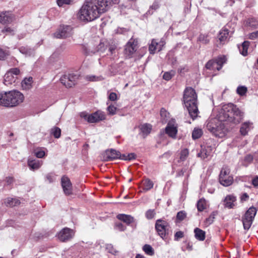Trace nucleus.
Masks as SVG:
<instances>
[{"instance_id":"obj_5","label":"nucleus","mask_w":258,"mask_h":258,"mask_svg":"<svg viewBox=\"0 0 258 258\" xmlns=\"http://www.w3.org/2000/svg\"><path fill=\"white\" fill-rule=\"evenodd\" d=\"M222 121L216 118H212L208 121L206 127L213 135L216 137L223 138L227 132L224 123Z\"/></svg>"},{"instance_id":"obj_34","label":"nucleus","mask_w":258,"mask_h":258,"mask_svg":"<svg viewBox=\"0 0 258 258\" xmlns=\"http://www.w3.org/2000/svg\"><path fill=\"white\" fill-rule=\"evenodd\" d=\"M198 210L200 212L204 211L206 208V202L205 200L201 199L198 202L197 205Z\"/></svg>"},{"instance_id":"obj_54","label":"nucleus","mask_w":258,"mask_h":258,"mask_svg":"<svg viewBox=\"0 0 258 258\" xmlns=\"http://www.w3.org/2000/svg\"><path fill=\"white\" fill-rule=\"evenodd\" d=\"M248 38L251 40H254L258 38V30L249 33L248 35Z\"/></svg>"},{"instance_id":"obj_20","label":"nucleus","mask_w":258,"mask_h":258,"mask_svg":"<svg viewBox=\"0 0 258 258\" xmlns=\"http://www.w3.org/2000/svg\"><path fill=\"white\" fill-rule=\"evenodd\" d=\"M253 128V123L250 121H246L243 122L240 128V132L241 135L245 136L248 132Z\"/></svg>"},{"instance_id":"obj_60","label":"nucleus","mask_w":258,"mask_h":258,"mask_svg":"<svg viewBox=\"0 0 258 258\" xmlns=\"http://www.w3.org/2000/svg\"><path fill=\"white\" fill-rule=\"evenodd\" d=\"M46 178L49 183H51L53 181V176L51 174H47Z\"/></svg>"},{"instance_id":"obj_2","label":"nucleus","mask_w":258,"mask_h":258,"mask_svg":"<svg viewBox=\"0 0 258 258\" xmlns=\"http://www.w3.org/2000/svg\"><path fill=\"white\" fill-rule=\"evenodd\" d=\"M243 117V113L232 103L224 104L219 112L218 118L220 120L234 124L240 123Z\"/></svg>"},{"instance_id":"obj_59","label":"nucleus","mask_w":258,"mask_h":258,"mask_svg":"<svg viewBox=\"0 0 258 258\" xmlns=\"http://www.w3.org/2000/svg\"><path fill=\"white\" fill-rule=\"evenodd\" d=\"M5 181L7 185H11L14 182V179L12 177H7Z\"/></svg>"},{"instance_id":"obj_55","label":"nucleus","mask_w":258,"mask_h":258,"mask_svg":"<svg viewBox=\"0 0 258 258\" xmlns=\"http://www.w3.org/2000/svg\"><path fill=\"white\" fill-rule=\"evenodd\" d=\"M183 232L179 231L175 233L174 235V240L176 241H178L179 238H182L183 237Z\"/></svg>"},{"instance_id":"obj_39","label":"nucleus","mask_w":258,"mask_h":258,"mask_svg":"<svg viewBox=\"0 0 258 258\" xmlns=\"http://www.w3.org/2000/svg\"><path fill=\"white\" fill-rule=\"evenodd\" d=\"M247 23L248 26L253 29L258 27V21L254 18L249 19Z\"/></svg>"},{"instance_id":"obj_7","label":"nucleus","mask_w":258,"mask_h":258,"mask_svg":"<svg viewBox=\"0 0 258 258\" xmlns=\"http://www.w3.org/2000/svg\"><path fill=\"white\" fill-rule=\"evenodd\" d=\"M257 209L252 206L250 207L242 218L244 229L248 230L250 227L254 218L256 214Z\"/></svg>"},{"instance_id":"obj_37","label":"nucleus","mask_w":258,"mask_h":258,"mask_svg":"<svg viewBox=\"0 0 258 258\" xmlns=\"http://www.w3.org/2000/svg\"><path fill=\"white\" fill-rule=\"evenodd\" d=\"M105 248L108 252L113 255H116L118 252V251L114 248L113 246L111 244H106Z\"/></svg>"},{"instance_id":"obj_62","label":"nucleus","mask_w":258,"mask_h":258,"mask_svg":"<svg viewBox=\"0 0 258 258\" xmlns=\"http://www.w3.org/2000/svg\"><path fill=\"white\" fill-rule=\"evenodd\" d=\"M127 160H131L136 158V155L134 153H130L127 155Z\"/></svg>"},{"instance_id":"obj_27","label":"nucleus","mask_w":258,"mask_h":258,"mask_svg":"<svg viewBox=\"0 0 258 258\" xmlns=\"http://www.w3.org/2000/svg\"><path fill=\"white\" fill-rule=\"evenodd\" d=\"M16 79V77H15L11 73L8 71L4 76V83L6 85L12 84L15 82Z\"/></svg>"},{"instance_id":"obj_17","label":"nucleus","mask_w":258,"mask_h":258,"mask_svg":"<svg viewBox=\"0 0 258 258\" xmlns=\"http://www.w3.org/2000/svg\"><path fill=\"white\" fill-rule=\"evenodd\" d=\"M120 156V153L114 149L107 150L105 154V158L106 161H112L118 159Z\"/></svg>"},{"instance_id":"obj_22","label":"nucleus","mask_w":258,"mask_h":258,"mask_svg":"<svg viewBox=\"0 0 258 258\" xmlns=\"http://www.w3.org/2000/svg\"><path fill=\"white\" fill-rule=\"evenodd\" d=\"M236 200V197L232 195H228L225 198L224 201V205L228 208H233L235 206L234 203Z\"/></svg>"},{"instance_id":"obj_30","label":"nucleus","mask_w":258,"mask_h":258,"mask_svg":"<svg viewBox=\"0 0 258 258\" xmlns=\"http://www.w3.org/2000/svg\"><path fill=\"white\" fill-rule=\"evenodd\" d=\"M13 20L12 17L6 12L0 14V22L4 24L10 23Z\"/></svg>"},{"instance_id":"obj_42","label":"nucleus","mask_w":258,"mask_h":258,"mask_svg":"<svg viewBox=\"0 0 258 258\" xmlns=\"http://www.w3.org/2000/svg\"><path fill=\"white\" fill-rule=\"evenodd\" d=\"M189 154L188 150L187 149H184L181 151L180 153V160L181 161H184L188 157Z\"/></svg>"},{"instance_id":"obj_29","label":"nucleus","mask_w":258,"mask_h":258,"mask_svg":"<svg viewBox=\"0 0 258 258\" xmlns=\"http://www.w3.org/2000/svg\"><path fill=\"white\" fill-rule=\"evenodd\" d=\"M249 45V42L247 41H244L241 45L238 46V49L240 54L243 56L247 55V49Z\"/></svg>"},{"instance_id":"obj_31","label":"nucleus","mask_w":258,"mask_h":258,"mask_svg":"<svg viewBox=\"0 0 258 258\" xmlns=\"http://www.w3.org/2000/svg\"><path fill=\"white\" fill-rule=\"evenodd\" d=\"M19 49L21 53L27 56H30L34 54V49L27 47L22 46Z\"/></svg>"},{"instance_id":"obj_48","label":"nucleus","mask_w":258,"mask_h":258,"mask_svg":"<svg viewBox=\"0 0 258 258\" xmlns=\"http://www.w3.org/2000/svg\"><path fill=\"white\" fill-rule=\"evenodd\" d=\"M186 216V213L183 211H181L177 213L176 218L178 220L181 221L184 220Z\"/></svg>"},{"instance_id":"obj_11","label":"nucleus","mask_w":258,"mask_h":258,"mask_svg":"<svg viewBox=\"0 0 258 258\" xmlns=\"http://www.w3.org/2000/svg\"><path fill=\"white\" fill-rule=\"evenodd\" d=\"M78 78L79 76L77 75L69 74L61 77L60 81L66 87L70 88L76 84Z\"/></svg>"},{"instance_id":"obj_14","label":"nucleus","mask_w":258,"mask_h":258,"mask_svg":"<svg viewBox=\"0 0 258 258\" xmlns=\"http://www.w3.org/2000/svg\"><path fill=\"white\" fill-rule=\"evenodd\" d=\"M74 235V232L73 230L64 228L58 233L57 237L61 241L64 242L72 238Z\"/></svg>"},{"instance_id":"obj_53","label":"nucleus","mask_w":258,"mask_h":258,"mask_svg":"<svg viewBox=\"0 0 258 258\" xmlns=\"http://www.w3.org/2000/svg\"><path fill=\"white\" fill-rule=\"evenodd\" d=\"M8 72L11 73L15 77H16V78H17V76L20 74V70L18 68L11 69Z\"/></svg>"},{"instance_id":"obj_1","label":"nucleus","mask_w":258,"mask_h":258,"mask_svg":"<svg viewBox=\"0 0 258 258\" xmlns=\"http://www.w3.org/2000/svg\"><path fill=\"white\" fill-rule=\"evenodd\" d=\"M109 5V0L86 1L79 12L78 18L85 22L93 21L105 12Z\"/></svg>"},{"instance_id":"obj_12","label":"nucleus","mask_w":258,"mask_h":258,"mask_svg":"<svg viewBox=\"0 0 258 258\" xmlns=\"http://www.w3.org/2000/svg\"><path fill=\"white\" fill-rule=\"evenodd\" d=\"M165 42L163 40L158 41L157 39L152 40L149 46V51L151 54H154L156 51H160L165 45Z\"/></svg>"},{"instance_id":"obj_51","label":"nucleus","mask_w":258,"mask_h":258,"mask_svg":"<svg viewBox=\"0 0 258 258\" xmlns=\"http://www.w3.org/2000/svg\"><path fill=\"white\" fill-rule=\"evenodd\" d=\"M115 229L119 231H123L126 229V227L121 223H116L115 224Z\"/></svg>"},{"instance_id":"obj_49","label":"nucleus","mask_w":258,"mask_h":258,"mask_svg":"<svg viewBox=\"0 0 258 258\" xmlns=\"http://www.w3.org/2000/svg\"><path fill=\"white\" fill-rule=\"evenodd\" d=\"M9 51L0 47V60L5 59L9 55Z\"/></svg>"},{"instance_id":"obj_6","label":"nucleus","mask_w":258,"mask_h":258,"mask_svg":"<svg viewBox=\"0 0 258 258\" xmlns=\"http://www.w3.org/2000/svg\"><path fill=\"white\" fill-rule=\"evenodd\" d=\"M219 180L220 183L223 186H228L232 184L233 177L230 174V169L228 166H223L222 168Z\"/></svg>"},{"instance_id":"obj_32","label":"nucleus","mask_w":258,"mask_h":258,"mask_svg":"<svg viewBox=\"0 0 258 258\" xmlns=\"http://www.w3.org/2000/svg\"><path fill=\"white\" fill-rule=\"evenodd\" d=\"M140 130L144 135L149 134L152 130V125L148 123H145L141 125Z\"/></svg>"},{"instance_id":"obj_19","label":"nucleus","mask_w":258,"mask_h":258,"mask_svg":"<svg viewBox=\"0 0 258 258\" xmlns=\"http://www.w3.org/2000/svg\"><path fill=\"white\" fill-rule=\"evenodd\" d=\"M218 39L221 44H224L228 41L229 37V30L227 28H223L219 32Z\"/></svg>"},{"instance_id":"obj_33","label":"nucleus","mask_w":258,"mask_h":258,"mask_svg":"<svg viewBox=\"0 0 258 258\" xmlns=\"http://www.w3.org/2000/svg\"><path fill=\"white\" fill-rule=\"evenodd\" d=\"M143 250L146 254L152 256L154 254V250L149 244H145L143 247Z\"/></svg>"},{"instance_id":"obj_21","label":"nucleus","mask_w":258,"mask_h":258,"mask_svg":"<svg viewBox=\"0 0 258 258\" xmlns=\"http://www.w3.org/2000/svg\"><path fill=\"white\" fill-rule=\"evenodd\" d=\"M212 150L211 147L208 146L204 148L202 147L201 150L198 154V156L201 158L202 159H207L211 156Z\"/></svg>"},{"instance_id":"obj_38","label":"nucleus","mask_w":258,"mask_h":258,"mask_svg":"<svg viewBox=\"0 0 258 258\" xmlns=\"http://www.w3.org/2000/svg\"><path fill=\"white\" fill-rule=\"evenodd\" d=\"M175 75V72L174 71H170L169 72H167L164 73L163 76V78L166 80H170L174 75Z\"/></svg>"},{"instance_id":"obj_24","label":"nucleus","mask_w":258,"mask_h":258,"mask_svg":"<svg viewBox=\"0 0 258 258\" xmlns=\"http://www.w3.org/2000/svg\"><path fill=\"white\" fill-rule=\"evenodd\" d=\"M117 218L118 220L123 221L127 225H129L134 222V217L129 215L120 214L117 216Z\"/></svg>"},{"instance_id":"obj_35","label":"nucleus","mask_w":258,"mask_h":258,"mask_svg":"<svg viewBox=\"0 0 258 258\" xmlns=\"http://www.w3.org/2000/svg\"><path fill=\"white\" fill-rule=\"evenodd\" d=\"M198 40L203 44H207L209 42L210 39L209 36L207 34H201L199 35Z\"/></svg>"},{"instance_id":"obj_26","label":"nucleus","mask_w":258,"mask_h":258,"mask_svg":"<svg viewBox=\"0 0 258 258\" xmlns=\"http://www.w3.org/2000/svg\"><path fill=\"white\" fill-rule=\"evenodd\" d=\"M4 204L7 207H13L19 205L20 201L17 198H8L5 199Z\"/></svg>"},{"instance_id":"obj_15","label":"nucleus","mask_w":258,"mask_h":258,"mask_svg":"<svg viewBox=\"0 0 258 258\" xmlns=\"http://www.w3.org/2000/svg\"><path fill=\"white\" fill-rule=\"evenodd\" d=\"M106 115L105 112L97 110V111L90 114L89 123H96L103 121L106 119Z\"/></svg>"},{"instance_id":"obj_57","label":"nucleus","mask_w":258,"mask_h":258,"mask_svg":"<svg viewBox=\"0 0 258 258\" xmlns=\"http://www.w3.org/2000/svg\"><path fill=\"white\" fill-rule=\"evenodd\" d=\"M108 99L110 101H114L117 99V95L115 93L111 92L108 96Z\"/></svg>"},{"instance_id":"obj_64","label":"nucleus","mask_w":258,"mask_h":258,"mask_svg":"<svg viewBox=\"0 0 258 258\" xmlns=\"http://www.w3.org/2000/svg\"><path fill=\"white\" fill-rule=\"evenodd\" d=\"M249 197L246 193L243 194L241 197V200L242 201H245L248 199Z\"/></svg>"},{"instance_id":"obj_4","label":"nucleus","mask_w":258,"mask_h":258,"mask_svg":"<svg viewBox=\"0 0 258 258\" xmlns=\"http://www.w3.org/2000/svg\"><path fill=\"white\" fill-rule=\"evenodd\" d=\"M24 99L20 92L13 90L4 94L0 93V105L6 107H14L22 103Z\"/></svg>"},{"instance_id":"obj_3","label":"nucleus","mask_w":258,"mask_h":258,"mask_svg":"<svg viewBox=\"0 0 258 258\" xmlns=\"http://www.w3.org/2000/svg\"><path fill=\"white\" fill-rule=\"evenodd\" d=\"M183 100L190 116L193 120L195 119L199 113L197 106V95L195 90L191 87L186 88L184 91Z\"/></svg>"},{"instance_id":"obj_50","label":"nucleus","mask_w":258,"mask_h":258,"mask_svg":"<svg viewBox=\"0 0 258 258\" xmlns=\"http://www.w3.org/2000/svg\"><path fill=\"white\" fill-rule=\"evenodd\" d=\"M155 212L154 210H149L146 213V217L148 219H153L155 215Z\"/></svg>"},{"instance_id":"obj_23","label":"nucleus","mask_w":258,"mask_h":258,"mask_svg":"<svg viewBox=\"0 0 258 258\" xmlns=\"http://www.w3.org/2000/svg\"><path fill=\"white\" fill-rule=\"evenodd\" d=\"M153 185V181L148 178H146L142 182V186H141V191L146 192L152 189Z\"/></svg>"},{"instance_id":"obj_63","label":"nucleus","mask_w":258,"mask_h":258,"mask_svg":"<svg viewBox=\"0 0 258 258\" xmlns=\"http://www.w3.org/2000/svg\"><path fill=\"white\" fill-rule=\"evenodd\" d=\"M252 183L254 186H258V176H256L252 179Z\"/></svg>"},{"instance_id":"obj_18","label":"nucleus","mask_w":258,"mask_h":258,"mask_svg":"<svg viewBox=\"0 0 258 258\" xmlns=\"http://www.w3.org/2000/svg\"><path fill=\"white\" fill-rule=\"evenodd\" d=\"M165 132L170 137L175 139L177 133V127L171 123H168L165 128Z\"/></svg>"},{"instance_id":"obj_56","label":"nucleus","mask_w":258,"mask_h":258,"mask_svg":"<svg viewBox=\"0 0 258 258\" xmlns=\"http://www.w3.org/2000/svg\"><path fill=\"white\" fill-rule=\"evenodd\" d=\"M80 116L81 118H84L85 120H86L89 122V118L90 117V114H89L86 112H82L80 113Z\"/></svg>"},{"instance_id":"obj_46","label":"nucleus","mask_w":258,"mask_h":258,"mask_svg":"<svg viewBox=\"0 0 258 258\" xmlns=\"http://www.w3.org/2000/svg\"><path fill=\"white\" fill-rule=\"evenodd\" d=\"M253 157L250 154L245 156L244 159L243 164L244 166H247L249 164L251 163L253 160Z\"/></svg>"},{"instance_id":"obj_40","label":"nucleus","mask_w":258,"mask_h":258,"mask_svg":"<svg viewBox=\"0 0 258 258\" xmlns=\"http://www.w3.org/2000/svg\"><path fill=\"white\" fill-rule=\"evenodd\" d=\"M51 133L55 138H59L61 135V130L58 127H54L51 130Z\"/></svg>"},{"instance_id":"obj_16","label":"nucleus","mask_w":258,"mask_h":258,"mask_svg":"<svg viewBox=\"0 0 258 258\" xmlns=\"http://www.w3.org/2000/svg\"><path fill=\"white\" fill-rule=\"evenodd\" d=\"M61 183L64 194L66 195H71L72 194V184L70 179L64 176L61 178Z\"/></svg>"},{"instance_id":"obj_13","label":"nucleus","mask_w":258,"mask_h":258,"mask_svg":"<svg viewBox=\"0 0 258 258\" xmlns=\"http://www.w3.org/2000/svg\"><path fill=\"white\" fill-rule=\"evenodd\" d=\"M137 40L131 38L125 45L124 53L128 57H133L134 53L137 50Z\"/></svg>"},{"instance_id":"obj_43","label":"nucleus","mask_w":258,"mask_h":258,"mask_svg":"<svg viewBox=\"0 0 258 258\" xmlns=\"http://www.w3.org/2000/svg\"><path fill=\"white\" fill-rule=\"evenodd\" d=\"M74 0H57V4L59 7H63L64 5H71Z\"/></svg>"},{"instance_id":"obj_36","label":"nucleus","mask_w":258,"mask_h":258,"mask_svg":"<svg viewBox=\"0 0 258 258\" xmlns=\"http://www.w3.org/2000/svg\"><path fill=\"white\" fill-rule=\"evenodd\" d=\"M203 134V131L200 128H195L192 133L193 139L196 140L200 138Z\"/></svg>"},{"instance_id":"obj_52","label":"nucleus","mask_w":258,"mask_h":258,"mask_svg":"<svg viewBox=\"0 0 258 258\" xmlns=\"http://www.w3.org/2000/svg\"><path fill=\"white\" fill-rule=\"evenodd\" d=\"M169 113L167 112V111L164 108H161L160 110V115L162 119L166 121V118L168 117Z\"/></svg>"},{"instance_id":"obj_25","label":"nucleus","mask_w":258,"mask_h":258,"mask_svg":"<svg viewBox=\"0 0 258 258\" xmlns=\"http://www.w3.org/2000/svg\"><path fill=\"white\" fill-rule=\"evenodd\" d=\"M42 164V162L37 160L29 159L28 165L31 170L38 169Z\"/></svg>"},{"instance_id":"obj_10","label":"nucleus","mask_w":258,"mask_h":258,"mask_svg":"<svg viewBox=\"0 0 258 258\" xmlns=\"http://www.w3.org/2000/svg\"><path fill=\"white\" fill-rule=\"evenodd\" d=\"M73 28L71 26L62 25L53 33V37L56 38H66L71 36Z\"/></svg>"},{"instance_id":"obj_45","label":"nucleus","mask_w":258,"mask_h":258,"mask_svg":"<svg viewBox=\"0 0 258 258\" xmlns=\"http://www.w3.org/2000/svg\"><path fill=\"white\" fill-rule=\"evenodd\" d=\"M116 110L117 108L112 104L109 105L107 108L108 113L110 115H114L116 113Z\"/></svg>"},{"instance_id":"obj_58","label":"nucleus","mask_w":258,"mask_h":258,"mask_svg":"<svg viewBox=\"0 0 258 258\" xmlns=\"http://www.w3.org/2000/svg\"><path fill=\"white\" fill-rule=\"evenodd\" d=\"M35 155L37 158H41L45 156V152L42 150L37 151L35 152Z\"/></svg>"},{"instance_id":"obj_41","label":"nucleus","mask_w":258,"mask_h":258,"mask_svg":"<svg viewBox=\"0 0 258 258\" xmlns=\"http://www.w3.org/2000/svg\"><path fill=\"white\" fill-rule=\"evenodd\" d=\"M32 82V78L29 77L28 79H25L22 82V87L26 89L30 88Z\"/></svg>"},{"instance_id":"obj_8","label":"nucleus","mask_w":258,"mask_h":258,"mask_svg":"<svg viewBox=\"0 0 258 258\" xmlns=\"http://www.w3.org/2000/svg\"><path fill=\"white\" fill-rule=\"evenodd\" d=\"M226 58L224 55L218 56L215 59L209 60L206 64V68L211 71H219L226 62Z\"/></svg>"},{"instance_id":"obj_28","label":"nucleus","mask_w":258,"mask_h":258,"mask_svg":"<svg viewBox=\"0 0 258 258\" xmlns=\"http://www.w3.org/2000/svg\"><path fill=\"white\" fill-rule=\"evenodd\" d=\"M195 238L199 241H204L205 239L206 233L203 230L196 228L194 229Z\"/></svg>"},{"instance_id":"obj_47","label":"nucleus","mask_w":258,"mask_h":258,"mask_svg":"<svg viewBox=\"0 0 258 258\" xmlns=\"http://www.w3.org/2000/svg\"><path fill=\"white\" fill-rule=\"evenodd\" d=\"M237 93L239 95L242 96L244 95L247 92V88L244 86H239L237 88Z\"/></svg>"},{"instance_id":"obj_9","label":"nucleus","mask_w":258,"mask_h":258,"mask_svg":"<svg viewBox=\"0 0 258 258\" xmlns=\"http://www.w3.org/2000/svg\"><path fill=\"white\" fill-rule=\"evenodd\" d=\"M169 225L168 223L161 219H158L155 224V229L160 236L163 239L168 233Z\"/></svg>"},{"instance_id":"obj_61","label":"nucleus","mask_w":258,"mask_h":258,"mask_svg":"<svg viewBox=\"0 0 258 258\" xmlns=\"http://www.w3.org/2000/svg\"><path fill=\"white\" fill-rule=\"evenodd\" d=\"M214 218V216H210L209 218L206 219V222L207 224H210L213 221V219Z\"/></svg>"},{"instance_id":"obj_44","label":"nucleus","mask_w":258,"mask_h":258,"mask_svg":"<svg viewBox=\"0 0 258 258\" xmlns=\"http://www.w3.org/2000/svg\"><path fill=\"white\" fill-rule=\"evenodd\" d=\"M86 78L90 81H101L103 80V78L101 76H96L94 75H89L87 76Z\"/></svg>"}]
</instances>
